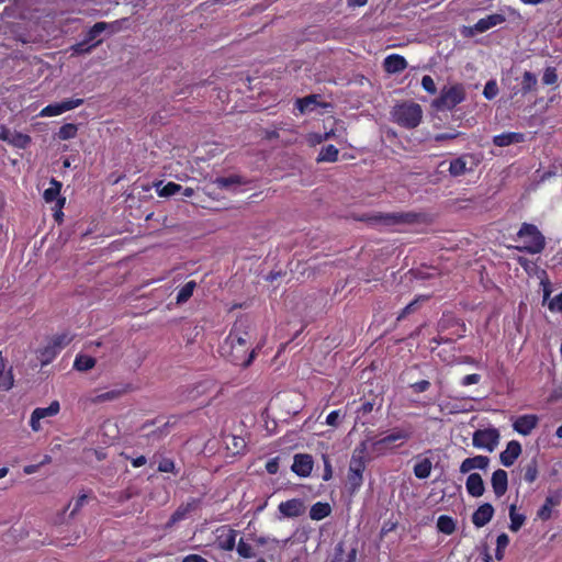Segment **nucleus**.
I'll use <instances>...</instances> for the list:
<instances>
[{"label":"nucleus","mask_w":562,"mask_h":562,"mask_svg":"<svg viewBox=\"0 0 562 562\" xmlns=\"http://www.w3.org/2000/svg\"><path fill=\"white\" fill-rule=\"evenodd\" d=\"M391 114L394 123L407 130L417 127L423 120L422 106L413 101H405L394 105Z\"/></svg>","instance_id":"20e7f679"},{"label":"nucleus","mask_w":562,"mask_h":562,"mask_svg":"<svg viewBox=\"0 0 562 562\" xmlns=\"http://www.w3.org/2000/svg\"><path fill=\"white\" fill-rule=\"evenodd\" d=\"M494 512V507L490 503H484L480 505L477 509L472 514V524L476 528L484 527L492 520Z\"/></svg>","instance_id":"a211bd4d"},{"label":"nucleus","mask_w":562,"mask_h":562,"mask_svg":"<svg viewBox=\"0 0 562 562\" xmlns=\"http://www.w3.org/2000/svg\"><path fill=\"white\" fill-rule=\"evenodd\" d=\"M313 458L306 453H299L294 456V461L292 464V471L299 476L306 477L311 474L313 470Z\"/></svg>","instance_id":"f3484780"},{"label":"nucleus","mask_w":562,"mask_h":562,"mask_svg":"<svg viewBox=\"0 0 562 562\" xmlns=\"http://www.w3.org/2000/svg\"><path fill=\"white\" fill-rule=\"evenodd\" d=\"M368 454V441H361L353 450L349 468L351 470L364 472Z\"/></svg>","instance_id":"dca6fc26"},{"label":"nucleus","mask_w":562,"mask_h":562,"mask_svg":"<svg viewBox=\"0 0 562 562\" xmlns=\"http://www.w3.org/2000/svg\"><path fill=\"white\" fill-rule=\"evenodd\" d=\"M525 142V134L518 132H505L493 137V144L497 147H506Z\"/></svg>","instance_id":"a878e982"},{"label":"nucleus","mask_w":562,"mask_h":562,"mask_svg":"<svg viewBox=\"0 0 562 562\" xmlns=\"http://www.w3.org/2000/svg\"><path fill=\"white\" fill-rule=\"evenodd\" d=\"M537 83H538L537 76L533 72L526 70L522 74V79H521V90H520L521 93L527 94V93L536 90Z\"/></svg>","instance_id":"58836bf2"},{"label":"nucleus","mask_w":562,"mask_h":562,"mask_svg":"<svg viewBox=\"0 0 562 562\" xmlns=\"http://www.w3.org/2000/svg\"><path fill=\"white\" fill-rule=\"evenodd\" d=\"M157 470L162 473H177L175 461L170 458H162Z\"/></svg>","instance_id":"864d4df0"},{"label":"nucleus","mask_w":562,"mask_h":562,"mask_svg":"<svg viewBox=\"0 0 562 562\" xmlns=\"http://www.w3.org/2000/svg\"><path fill=\"white\" fill-rule=\"evenodd\" d=\"M83 104V99H67L61 102L50 103L42 109L41 116H56Z\"/></svg>","instance_id":"9b49d317"},{"label":"nucleus","mask_w":562,"mask_h":562,"mask_svg":"<svg viewBox=\"0 0 562 562\" xmlns=\"http://www.w3.org/2000/svg\"><path fill=\"white\" fill-rule=\"evenodd\" d=\"M318 94H310L304 98L297 99L295 102V108L300 111V113H306L313 111L316 106L326 108V103H321L318 101Z\"/></svg>","instance_id":"cd10ccee"},{"label":"nucleus","mask_w":562,"mask_h":562,"mask_svg":"<svg viewBox=\"0 0 562 562\" xmlns=\"http://www.w3.org/2000/svg\"><path fill=\"white\" fill-rule=\"evenodd\" d=\"M196 288V282L191 280L188 281L179 291L176 297V301L178 304H183L187 301L190 300V297L193 295V292Z\"/></svg>","instance_id":"ea45409f"},{"label":"nucleus","mask_w":562,"mask_h":562,"mask_svg":"<svg viewBox=\"0 0 562 562\" xmlns=\"http://www.w3.org/2000/svg\"><path fill=\"white\" fill-rule=\"evenodd\" d=\"M235 548L238 555L243 559H251L256 555L252 546L245 541L244 538L238 540Z\"/></svg>","instance_id":"de8ad7c7"},{"label":"nucleus","mask_w":562,"mask_h":562,"mask_svg":"<svg viewBox=\"0 0 562 562\" xmlns=\"http://www.w3.org/2000/svg\"><path fill=\"white\" fill-rule=\"evenodd\" d=\"M428 300V296H418L407 304L397 315L396 321L401 322L406 318L409 314L415 313L419 308V301Z\"/></svg>","instance_id":"79ce46f5"},{"label":"nucleus","mask_w":562,"mask_h":562,"mask_svg":"<svg viewBox=\"0 0 562 562\" xmlns=\"http://www.w3.org/2000/svg\"><path fill=\"white\" fill-rule=\"evenodd\" d=\"M437 529L450 536L456 531V520L451 516L440 515L437 519Z\"/></svg>","instance_id":"72a5a7b5"},{"label":"nucleus","mask_w":562,"mask_h":562,"mask_svg":"<svg viewBox=\"0 0 562 562\" xmlns=\"http://www.w3.org/2000/svg\"><path fill=\"white\" fill-rule=\"evenodd\" d=\"M340 416H341L340 409L330 412L326 417V424L331 427H337L339 424L338 420H339Z\"/></svg>","instance_id":"680f3d73"},{"label":"nucleus","mask_w":562,"mask_h":562,"mask_svg":"<svg viewBox=\"0 0 562 562\" xmlns=\"http://www.w3.org/2000/svg\"><path fill=\"white\" fill-rule=\"evenodd\" d=\"M367 221L373 225H379L383 227H394L401 225L423 224L428 221V216L425 213L412 211L392 213L376 212L368 216Z\"/></svg>","instance_id":"f03ea898"},{"label":"nucleus","mask_w":562,"mask_h":562,"mask_svg":"<svg viewBox=\"0 0 562 562\" xmlns=\"http://www.w3.org/2000/svg\"><path fill=\"white\" fill-rule=\"evenodd\" d=\"M490 464V458L486 456H474L471 458L464 459L460 464V472L462 474L469 473L472 470L479 469V470H485L487 469Z\"/></svg>","instance_id":"4be33fe9"},{"label":"nucleus","mask_w":562,"mask_h":562,"mask_svg":"<svg viewBox=\"0 0 562 562\" xmlns=\"http://www.w3.org/2000/svg\"><path fill=\"white\" fill-rule=\"evenodd\" d=\"M101 43V41H95L94 43L90 44L85 38L76 44H74L70 49L72 54L76 55H83L89 54L95 46H98Z\"/></svg>","instance_id":"c03bdc74"},{"label":"nucleus","mask_w":562,"mask_h":562,"mask_svg":"<svg viewBox=\"0 0 562 562\" xmlns=\"http://www.w3.org/2000/svg\"><path fill=\"white\" fill-rule=\"evenodd\" d=\"M123 391L121 390H112L101 394H98L94 398H92L93 403H103L108 401H113L119 398L122 395Z\"/></svg>","instance_id":"603ef678"},{"label":"nucleus","mask_w":562,"mask_h":562,"mask_svg":"<svg viewBox=\"0 0 562 562\" xmlns=\"http://www.w3.org/2000/svg\"><path fill=\"white\" fill-rule=\"evenodd\" d=\"M499 442L498 429L491 427L484 429H477L473 432L472 445L477 449H484L488 452H493Z\"/></svg>","instance_id":"0eeeda50"},{"label":"nucleus","mask_w":562,"mask_h":562,"mask_svg":"<svg viewBox=\"0 0 562 562\" xmlns=\"http://www.w3.org/2000/svg\"><path fill=\"white\" fill-rule=\"evenodd\" d=\"M413 436L411 427H395L382 438L371 441V451L376 456H385L389 452L401 448Z\"/></svg>","instance_id":"7ed1b4c3"},{"label":"nucleus","mask_w":562,"mask_h":562,"mask_svg":"<svg viewBox=\"0 0 562 562\" xmlns=\"http://www.w3.org/2000/svg\"><path fill=\"white\" fill-rule=\"evenodd\" d=\"M465 488L470 496L481 497L485 492L482 476L479 473H470L467 477Z\"/></svg>","instance_id":"b1692460"},{"label":"nucleus","mask_w":562,"mask_h":562,"mask_svg":"<svg viewBox=\"0 0 562 562\" xmlns=\"http://www.w3.org/2000/svg\"><path fill=\"white\" fill-rule=\"evenodd\" d=\"M493 492L497 498L504 496L508 490V474L503 469H497L491 477Z\"/></svg>","instance_id":"6ab92c4d"},{"label":"nucleus","mask_w":562,"mask_h":562,"mask_svg":"<svg viewBox=\"0 0 562 562\" xmlns=\"http://www.w3.org/2000/svg\"><path fill=\"white\" fill-rule=\"evenodd\" d=\"M521 453V445L517 440L507 443L506 449L501 452L499 459L504 467H512Z\"/></svg>","instance_id":"412c9836"},{"label":"nucleus","mask_w":562,"mask_h":562,"mask_svg":"<svg viewBox=\"0 0 562 562\" xmlns=\"http://www.w3.org/2000/svg\"><path fill=\"white\" fill-rule=\"evenodd\" d=\"M59 352L49 341L47 346L40 350L41 361L43 364L49 363Z\"/></svg>","instance_id":"3c124183"},{"label":"nucleus","mask_w":562,"mask_h":562,"mask_svg":"<svg viewBox=\"0 0 562 562\" xmlns=\"http://www.w3.org/2000/svg\"><path fill=\"white\" fill-rule=\"evenodd\" d=\"M481 381V375L477 373L467 374L461 380L462 386H469L472 384H477Z\"/></svg>","instance_id":"0e129e2a"},{"label":"nucleus","mask_w":562,"mask_h":562,"mask_svg":"<svg viewBox=\"0 0 562 562\" xmlns=\"http://www.w3.org/2000/svg\"><path fill=\"white\" fill-rule=\"evenodd\" d=\"M323 463H324V471H323V480L329 481L333 477V467L330 459L327 454H323Z\"/></svg>","instance_id":"13d9d810"},{"label":"nucleus","mask_w":562,"mask_h":562,"mask_svg":"<svg viewBox=\"0 0 562 562\" xmlns=\"http://www.w3.org/2000/svg\"><path fill=\"white\" fill-rule=\"evenodd\" d=\"M0 139L20 149H25L31 143L29 135L11 131L4 126L1 127Z\"/></svg>","instance_id":"4468645a"},{"label":"nucleus","mask_w":562,"mask_h":562,"mask_svg":"<svg viewBox=\"0 0 562 562\" xmlns=\"http://www.w3.org/2000/svg\"><path fill=\"white\" fill-rule=\"evenodd\" d=\"M558 71L553 66H548L543 70L541 81L544 86H557L558 83Z\"/></svg>","instance_id":"8fccbe9b"},{"label":"nucleus","mask_w":562,"mask_h":562,"mask_svg":"<svg viewBox=\"0 0 562 562\" xmlns=\"http://www.w3.org/2000/svg\"><path fill=\"white\" fill-rule=\"evenodd\" d=\"M505 21H506L505 15L499 14V13H493L485 18L480 19L474 24V30L479 33H484L487 30H490L498 24L504 23Z\"/></svg>","instance_id":"bb28decb"},{"label":"nucleus","mask_w":562,"mask_h":562,"mask_svg":"<svg viewBox=\"0 0 562 562\" xmlns=\"http://www.w3.org/2000/svg\"><path fill=\"white\" fill-rule=\"evenodd\" d=\"M266 470L269 474H276L279 471V462L277 458L270 459L266 463Z\"/></svg>","instance_id":"338daca9"},{"label":"nucleus","mask_w":562,"mask_h":562,"mask_svg":"<svg viewBox=\"0 0 562 562\" xmlns=\"http://www.w3.org/2000/svg\"><path fill=\"white\" fill-rule=\"evenodd\" d=\"M331 513V506L326 502H317L312 505L310 509V518L312 520H322L328 517Z\"/></svg>","instance_id":"c756f323"},{"label":"nucleus","mask_w":562,"mask_h":562,"mask_svg":"<svg viewBox=\"0 0 562 562\" xmlns=\"http://www.w3.org/2000/svg\"><path fill=\"white\" fill-rule=\"evenodd\" d=\"M422 87L426 92H428L430 94H435L437 92V87H436L435 80L429 75L423 76Z\"/></svg>","instance_id":"4d7b16f0"},{"label":"nucleus","mask_w":562,"mask_h":562,"mask_svg":"<svg viewBox=\"0 0 562 562\" xmlns=\"http://www.w3.org/2000/svg\"><path fill=\"white\" fill-rule=\"evenodd\" d=\"M524 480L527 483H533L538 477V461L532 458L522 467Z\"/></svg>","instance_id":"4c0bfd02"},{"label":"nucleus","mask_w":562,"mask_h":562,"mask_svg":"<svg viewBox=\"0 0 562 562\" xmlns=\"http://www.w3.org/2000/svg\"><path fill=\"white\" fill-rule=\"evenodd\" d=\"M72 336L69 334V333H61V334H57L55 336H53L49 340V342L56 347V350L58 352H60V350L63 348H65L66 346H68L71 340H72Z\"/></svg>","instance_id":"49530a36"},{"label":"nucleus","mask_w":562,"mask_h":562,"mask_svg":"<svg viewBox=\"0 0 562 562\" xmlns=\"http://www.w3.org/2000/svg\"><path fill=\"white\" fill-rule=\"evenodd\" d=\"M517 239L522 241L521 246L516 249L531 255L540 254L546 247V239L542 233L533 224L522 223L518 233Z\"/></svg>","instance_id":"39448f33"},{"label":"nucleus","mask_w":562,"mask_h":562,"mask_svg":"<svg viewBox=\"0 0 562 562\" xmlns=\"http://www.w3.org/2000/svg\"><path fill=\"white\" fill-rule=\"evenodd\" d=\"M383 68L387 74H400L407 68V61L402 55L391 54L384 58Z\"/></svg>","instance_id":"5701e85b"},{"label":"nucleus","mask_w":562,"mask_h":562,"mask_svg":"<svg viewBox=\"0 0 562 562\" xmlns=\"http://www.w3.org/2000/svg\"><path fill=\"white\" fill-rule=\"evenodd\" d=\"M216 546L222 551H233L236 546L237 530L229 526H221L215 530Z\"/></svg>","instance_id":"1a4fd4ad"},{"label":"nucleus","mask_w":562,"mask_h":562,"mask_svg":"<svg viewBox=\"0 0 562 562\" xmlns=\"http://www.w3.org/2000/svg\"><path fill=\"white\" fill-rule=\"evenodd\" d=\"M465 89L462 83L445 86L440 90L439 97L432 100L431 106L436 111H451L465 100Z\"/></svg>","instance_id":"423d86ee"},{"label":"nucleus","mask_w":562,"mask_h":562,"mask_svg":"<svg viewBox=\"0 0 562 562\" xmlns=\"http://www.w3.org/2000/svg\"><path fill=\"white\" fill-rule=\"evenodd\" d=\"M397 524L392 521H385L381 528V538L386 536L389 532L396 529Z\"/></svg>","instance_id":"774afa93"},{"label":"nucleus","mask_w":562,"mask_h":562,"mask_svg":"<svg viewBox=\"0 0 562 562\" xmlns=\"http://www.w3.org/2000/svg\"><path fill=\"white\" fill-rule=\"evenodd\" d=\"M61 182L52 178L49 181V187L44 190L43 198L47 203H52L57 201L59 207H63L65 204V198H59L61 191Z\"/></svg>","instance_id":"393cba45"},{"label":"nucleus","mask_w":562,"mask_h":562,"mask_svg":"<svg viewBox=\"0 0 562 562\" xmlns=\"http://www.w3.org/2000/svg\"><path fill=\"white\" fill-rule=\"evenodd\" d=\"M480 159L474 154H463L450 161L449 173L451 177H460L472 172L479 166Z\"/></svg>","instance_id":"6e6552de"},{"label":"nucleus","mask_w":562,"mask_h":562,"mask_svg":"<svg viewBox=\"0 0 562 562\" xmlns=\"http://www.w3.org/2000/svg\"><path fill=\"white\" fill-rule=\"evenodd\" d=\"M216 383L213 379H204L202 381H199L194 387L190 391L188 397L194 400L200 395L210 393L214 387Z\"/></svg>","instance_id":"7c9ffc66"},{"label":"nucleus","mask_w":562,"mask_h":562,"mask_svg":"<svg viewBox=\"0 0 562 562\" xmlns=\"http://www.w3.org/2000/svg\"><path fill=\"white\" fill-rule=\"evenodd\" d=\"M250 325L247 319H237L221 345V353L229 362L248 368L257 357V349H250Z\"/></svg>","instance_id":"f257e3e1"},{"label":"nucleus","mask_w":562,"mask_h":562,"mask_svg":"<svg viewBox=\"0 0 562 562\" xmlns=\"http://www.w3.org/2000/svg\"><path fill=\"white\" fill-rule=\"evenodd\" d=\"M498 93V87L495 80H490L485 83L483 89V95L487 100H493Z\"/></svg>","instance_id":"5fc2aeb1"},{"label":"nucleus","mask_w":562,"mask_h":562,"mask_svg":"<svg viewBox=\"0 0 562 562\" xmlns=\"http://www.w3.org/2000/svg\"><path fill=\"white\" fill-rule=\"evenodd\" d=\"M170 432V424L167 422L153 430L146 431L143 436L148 443H155L166 438Z\"/></svg>","instance_id":"c85d7f7f"},{"label":"nucleus","mask_w":562,"mask_h":562,"mask_svg":"<svg viewBox=\"0 0 562 562\" xmlns=\"http://www.w3.org/2000/svg\"><path fill=\"white\" fill-rule=\"evenodd\" d=\"M95 359L88 355H78L74 361V368L77 371H88L95 366Z\"/></svg>","instance_id":"e433bc0d"},{"label":"nucleus","mask_w":562,"mask_h":562,"mask_svg":"<svg viewBox=\"0 0 562 562\" xmlns=\"http://www.w3.org/2000/svg\"><path fill=\"white\" fill-rule=\"evenodd\" d=\"M432 464L430 459L425 458L414 465V474L417 479H427L431 473Z\"/></svg>","instance_id":"c9c22d12"},{"label":"nucleus","mask_w":562,"mask_h":562,"mask_svg":"<svg viewBox=\"0 0 562 562\" xmlns=\"http://www.w3.org/2000/svg\"><path fill=\"white\" fill-rule=\"evenodd\" d=\"M88 496L86 494H80L75 501L74 508L70 513V517H74L86 504Z\"/></svg>","instance_id":"e2e57ef3"},{"label":"nucleus","mask_w":562,"mask_h":562,"mask_svg":"<svg viewBox=\"0 0 562 562\" xmlns=\"http://www.w3.org/2000/svg\"><path fill=\"white\" fill-rule=\"evenodd\" d=\"M181 190V186L176 182H168L160 191V196H171Z\"/></svg>","instance_id":"6e6d98bb"},{"label":"nucleus","mask_w":562,"mask_h":562,"mask_svg":"<svg viewBox=\"0 0 562 562\" xmlns=\"http://www.w3.org/2000/svg\"><path fill=\"white\" fill-rule=\"evenodd\" d=\"M548 308L551 312H562V292L550 300Z\"/></svg>","instance_id":"bf43d9fd"},{"label":"nucleus","mask_w":562,"mask_h":562,"mask_svg":"<svg viewBox=\"0 0 562 562\" xmlns=\"http://www.w3.org/2000/svg\"><path fill=\"white\" fill-rule=\"evenodd\" d=\"M562 502V491L558 490L546 497L543 505L539 508L537 516L542 521H547L552 516V508L559 506Z\"/></svg>","instance_id":"2eb2a0df"},{"label":"nucleus","mask_w":562,"mask_h":562,"mask_svg":"<svg viewBox=\"0 0 562 562\" xmlns=\"http://www.w3.org/2000/svg\"><path fill=\"white\" fill-rule=\"evenodd\" d=\"M409 387L415 393H424L430 387V382L428 380H420L415 383H412Z\"/></svg>","instance_id":"052dcab7"},{"label":"nucleus","mask_w":562,"mask_h":562,"mask_svg":"<svg viewBox=\"0 0 562 562\" xmlns=\"http://www.w3.org/2000/svg\"><path fill=\"white\" fill-rule=\"evenodd\" d=\"M508 544H509V537L505 532L497 536L496 549H495V559L497 561H501L504 559L505 550Z\"/></svg>","instance_id":"09e8293b"},{"label":"nucleus","mask_w":562,"mask_h":562,"mask_svg":"<svg viewBox=\"0 0 562 562\" xmlns=\"http://www.w3.org/2000/svg\"><path fill=\"white\" fill-rule=\"evenodd\" d=\"M339 150L334 145H326L321 148L317 162H335L338 160Z\"/></svg>","instance_id":"2f4dec72"},{"label":"nucleus","mask_w":562,"mask_h":562,"mask_svg":"<svg viewBox=\"0 0 562 562\" xmlns=\"http://www.w3.org/2000/svg\"><path fill=\"white\" fill-rule=\"evenodd\" d=\"M347 482L351 492L358 491L363 483V472L348 469Z\"/></svg>","instance_id":"a19ab883"},{"label":"nucleus","mask_w":562,"mask_h":562,"mask_svg":"<svg viewBox=\"0 0 562 562\" xmlns=\"http://www.w3.org/2000/svg\"><path fill=\"white\" fill-rule=\"evenodd\" d=\"M539 417L535 414H525L518 416L513 423V428L521 436H529L538 426Z\"/></svg>","instance_id":"ddd939ff"},{"label":"nucleus","mask_w":562,"mask_h":562,"mask_svg":"<svg viewBox=\"0 0 562 562\" xmlns=\"http://www.w3.org/2000/svg\"><path fill=\"white\" fill-rule=\"evenodd\" d=\"M279 513L285 518H296L305 513V505L301 498H292L281 502L278 506Z\"/></svg>","instance_id":"f8f14e48"},{"label":"nucleus","mask_w":562,"mask_h":562,"mask_svg":"<svg viewBox=\"0 0 562 562\" xmlns=\"http://www.w3.org/2000/svg\"><path fill=\"white\" fill-rule=\"evenodd\" d=\"M114 24H117V21L114 23H106V22H97L93 24L85 34V40L92 44V42L105 30L112 27Z\"/></svg>","instance_id":"473e14b6"},{"label":"nucleus","mask_w":562,"mask_h":562,"mask_svg":"<svg viewBox=\"0 0 562 562\" xmlns=\"http://www.w3.org/2000/svg\"><path fill=\"white\" fill-rule=\"evenodd\" d=\"M199 498H190L187 503L181 504L170 516L169 525H175L181 520H184L190 513L199 507Z\"/></svg>","instance_id":"aec40b11"},{"label":"nucleus","mask_w":562,"mask_h":562,"mask_svg":"<svg viewBox=\"0 0 562 562\" xmlns=\"http://www.w3.org/2000/svg\"><path fill=\"white\" fill-rule=\"evenodd\" d=\"M60 405L58 401H53L47 407H37L35 408L30 418V426L33 431H38L41 429V419L46 417L55 416L59 413Z\"/></svg>","instance_id":"9d476101"},{"label":"nucleus","mask_w":562,"mask_h":562,"mask_svg":"<svg viewBox=\"0 0 562 562\" xmlns=\"http://www.w3.org/2000/svg\"><path fill=\"white\" fill-rule=\"evenodd\" d=\"M214 183L220 189H229L233 186L243 184L245 182L243 181L241 177L234 175V176H229V177H218V178H216Z\"/></svg>","instance_id":"a18cd8bd"},{"label":"nucleus","mask_w":562,"mask_h":562,"mask_svg":"<svg viewBox=\"0 0 562 562\" xmlns=\"http://www.w3.org/2000/svg\"><path fill=\"white\" fill-rule=\"evenodd\" d=\"M374 404L370 401H364L358 408L357 414L360 416H366L373 411Z\"/></svg>","instance_id":"69168bd1"},{"label":"nucleus","mask_w":562,"mask_h":562,"mask_svg":"<svg viewBox=\"0 0 562 562\" xmlns=\"http://www.w3.org/2000/svg\"><path fill=\"white\" fill-rule=\"evenodd\" d=\"M509 519H510L509 529L513 532H517L524 526V524L526 521V516L524 514L517 513L516 505L512 504L509 506Z\"/></svg>","instance_id":"f704fd0d"},{"label":"nucleus","mask_w":562,"mask_h":562,"mask_svg":"<svg viewBox=\"0 0 562 562\" xmlns=\"http://www.w3.org/2000/svg\"><path fill=\"white\" fill-rule=\"evenodd\" d=\"M78 126L72 123H66L59 127L57 137L60 140H68L77 136Z\"/></svg>","instance_id":"37998d69"}]
</instances>
